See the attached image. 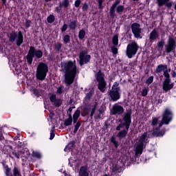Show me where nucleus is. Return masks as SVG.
Returning <instances> with one entry per match:
<instances>
[{"label": "nucleus", "mask_w": 176, "mask_h": 176, "mask_svg": "<svg viewBox=\"0 0 176 176\" xmlns=\"http://www.w3.org/2000/svg\"><path fill=\"white\" fill-rule=\"evenodd\" d=\"M171 120H173V112H171V111L168 109H165L162 115V120L160 124L159 118L157 117H153L151 121L150 122L153 131L149 129L148 133H144V134L141 135L138 142L136 144L135 155L140 156L142 155L144 146H145V145L149 142L148 138H151V137H163L164 134H166V130H160V127H162L163 124H169Z\"/></svg>", "instance_id": "nucleus-1"}, {"label": "nucleus", "mask_w": 176, "mask_h": 176, "mask_svg": "<svg viewBox=\"0 0 176 176\" xmlns=\"http://www.w3.org/2000/svg\"><path fill=\"white\" fill-rule=\"evenodd\" d=\"M62 69L65 72V83L67 86L72 85L76 74H78V67H76V60H69L62 64Z\"/></svg>", "instance_id": "nucleus-2"}, {"label": "nucleus", "mask_w": 176, "mask_h": 176, "mask_svg": "<svg viewBox=\"0 0 176 176\" xmlns=\"http://www.w3.org/2000/svg\"><path fill=\"white\" fill-rule=\"evenodd\" d=\"M124 126H125V129L122 131H120L118 134L117 137L118 138H124L126 135H127V131H129V129L130 128V123H131V111H126L124 118Z\"/></svg>", "instance_id": "nucleus-3"}, {"label": "nucleus", "mask_w": 176, "mask_h": 176, "mask_svg": "<svg viewBox=\"0 0 176 176\" xmlns=\"http://www.w3.org/2000/svg\"><path fill=\"white\" fill-rule=\"evenodd\" d=\"M42 56H43L42 51L36 50V49L32 46L30 47L28 55L26 56L28 64L31 65L32 61H34V57H36V58H42Z\"/></svg>", "instance_id": "nucleus-4"}, {"label": "nucleus", "mask_w": 176, "mask_h": 176, "mask_svg": "<svg viewBox=\"0 0 176 176\" xmlns=\"http://www.w3.org/2000/svg\"><path fill=\"white\" fill-rule=\"evenodd\" d=\"M8 41L12 43H13V42H16L17 46H21V45H23V42H24V36L21 32H19L17 33L13 31L9 34Z\"/></svg>", "instance_id": "nucleus-5"}, {"label": "nucleus", "mask_w": 176, "mask_h": 176, "mask_svg": "<svg viewBox=\"0 0 176 176\" xmlns=\"http://www.w3.org/2000/svg\"><path fill=\"white\" fill-rule=\"evenodd\" d=\"M47 72H49L47 65L41 63L37 67L36 76L38 80H45Z\"/></svg>", "instance_id": "nucleus-6"}, {"label": "nucleus", "mask_w": 176, "mask_h": 176, "mask_svg": "<svg viewBox=\"0 0 176 176\" xmlns=\"http://www.w3.org/2000/svg\"><path fill=\"white\" fill-rule=\"evenodd\" d=\"M104 76L105 75H104L100 70L96 74V80L98 82V88L101 93H104L107 88V82L105 81Z\"/></svg>", "instance_id": "nucleus-7"}, {"label": "nucleus", "mask_w": 176, "mask_h": 176, "mask_svg": "<svg viewBox=\"0 0 176 176\" xmlns=\"http://www.w3.org/2000/svg\"><path fill=\"white\" fill-rule=\"evenodd\" d=\"M109 96L112 101H118V100L120 98V87H119V82H114L111 90L109 91Z\"/></svg>", "instance_id": "nucleus-8"}, {"label": "nucleus", "mask_w": 176, "mask_h": 176, "mask_svg": "<svg viewBox=\"0 0 176 176\" xmlns=\"http://www.w3.org/2000/svg\"><path fill=\"white\" fill-rule=\"evenodd\" d=\"M138 44L135 42L130 43L126 47V56L129 58H133V56L138 52Z\"/></svg>", "instance_id": "nucleus-9"}, {"label": "nucleus", "mask_w": 176, "mask_h": 176, "mask_svg": "<svg viewBox=\"0 0 176 176\" xmlns=\"http://www.w3.org/2000/svg\"><path fill=\"white\" fill-rule=\"evenodd\" d=\"M176 48V38L174 36H169L167 41V44L165 45L166 53L174 52Z\"/></svg>", "instance_id": "nucleus-10"}, {"label": "nucleus", "mask_w": 176, "mask_h": 176, "mask_svg": "<svg viewBox=\"0 0 176 176\" xmlns=\"http://www.w3.org/2000/svg\"><path fill=\"white\" fill-rule=\"evenodd\" d=\"M132 32L137 39H142L141 36V25L139 23H135L131 25Z\"/></svg>", "instance_id": "nucleus-11"}, {"label": "nucleus", "mask_w": 176, "mask_h": 176, "mask_svg": "<svg viewBox=\"0 0 176 176\" xmlns=\"http://www.w3.org/2000/svg\"><path fill=\"white\" fill-rule=\"evenodd\" d=\"M80 58V65H83V64H87L91 58V56L87 55V53L85 52H81L79 55Z\"/></svg>", "instance_id": "nucleus-12"}, {"label": "nucleus", "mask_w": 176, "mask_h": 176, "mask_svg": "<svg viewBox=\"0 0 176 176\" xmlns=\"http://www.w3.org/2000/svg\"><path fill=\"white\" fill-rule=\"evenodd\" d=\"M111 112L113 115H122V113L124 112V109L120 104H115L113 106Z\"/></svg>", "instance_id": "nucleus-13"}, {"label": "nucleus", "mask_w": 176, "mask_h": 176, "mask_svg": "<svg viewBox=\"0 0 176 176\" xmlns=\"http://www.w3.org/2000/svg\"><path fill=\"white\" fill-rule=\"evenodd\" d=\"M174 87V83H171V80L165 79L162 84V89L164 91L167 93Z\"/></svg>", "instance_id": "nucleus-14"}, {"label": "nucleus", "mask_w": 176, "mask_h": 176, "mask_svg": "<svg viewBox=\"0 0 176 176\" xmlns=\"http://www.w3.org/2000/svg\"><path fill=\"white\" fill-rule=\"evenodd\" d=\"M159 38V32L156 31L155 29H153L150 33L149 39L151 41H155Z\"/></svg>", "instance_id": "nucleus-15"}, {"label": "nucleus", "mask_w": 176, "mask_h": 176, "mask_svg": "<svg viewBox=\"0 0 176 176\" xmlns=\"http://www.w3.org/2000/svg\"><path fill=\"white\" fill-rule=\"evenodd\" d=\"M69 30H76L78 28V21L70 20L69 22Z\"/></svg>", "instance_id": "nucleus-16"}, {"label": "nucleus", "mask_w": 176, "mask_h": 176, "mask_svg": "<svg viewBox=\"0 0 176 176\" xmlns=\"http://www.w3.org/2000/svg\"><path fill=\"white\" fill-rule=\"evenodd\" d=\"M79 175L80 176H89V173H87V168L86 166H82L80 168Z\"/></svg>", "instance_id": "nucleus-17"}, {"label": "nucleus", "mask_w": 176, "mask_h": 176, "mask_svg": "<svg viewBox=\"0 0 176 176\" xmlns=\"http://www.w3.org/2000/svg\"><path fill=\"white\" fill-rule=\"evenodd\" d=\"M69 6V0H63L62 2L59 3V8H67Z\"/></svg>", "instance_id": "nucleus-18"}, {"label": "nucleus", "mask_w": 176, "mask_h": 176, "mask_svg": "<svg viewBox=\"0 0 176 176\" xmlns=\"http://www.w3.org/2000/svg\"><path fill=\"white\" fill-rule=\"evenodd\" d=\"M167 69V65H159L156 69V72L157 74H160L162 71L164 72Z\"/></svg>", "instance_id": "nucleus-19"}, {"label": "nucleus", "mask_w": 176, "mask_h": 176, "mask_svg": "<svg viewBox=\"0 0 176 176\" xmlns=\"http://www.w3.org/2000/svg\"><path fill=\"white\" fill-rule=\"evenodd\" d=\"M80 116V111L79 110H76L73 115V122L74 123H76L78 122V119Z\"/></svg>", "instance_id": "nucleus-20"}, {"label": "nucleus", "mask_w": 176, "mask_h": 176, "mask_svg": "<svg viewBox=\"0 0 176 176\" xmlns=\"http://www.w3.org/2000/svg\"><path fill=\"white\" fill-rule=\"evenodd\" d=\"M112 43L114 46H118L119 45V35L116 34L113 38H112Z\"/></svg>", "instance_id": "nucleus-21"}, {"label": "nucleus", "mask_w": 176, "mask_h": 176, "mask_svg": "<svg viewBox=\"0 0 176 176\" xmlns=\"http://www.w3.org/2000/svg\"><path fill=\"white\" fill-rule=\"evenodd\" d=\"M111 170L113 173L118 174V173H120V171H122V168L119 167L118 165H113Z\"/></svg>", "instance_id": "nucleus-22"}, {"label": "nucleus", "mask_w": 176, "mask_h": 176, "mask_svg": "<svg viewBox=\"0 0 176 176\" xmlns=\"http://www.w3.org/2000/svg\"><path fill=\"white\" fill-rule=\"evenodd\" d=\"M85 36H86V31H85L84 30H80L78 32L79 39H84Z\"/></svg>", "instance_id": "nucleus-23"}, {"label": "nucleus", "mask_w": 176, "mask_h": 176, "mask_svg": "<svg viewBox=\"0 0 176 176\" xmlns=\"http://www.w3.org/2000/svg\"><path fill=\"white\" fill-rule=\"evenodd\" d=\"M124 10V6H118L116 8V12L119 14H121L122 13H123Z\"/></svg>", "instance_id": "nucleus-24"}, {"label": "nucleus", "mask_w": 176, "mask_h": 176, "mask_svg": "<svg viewBox=\"0 0 176 176\" xmlns=\"http://www.w3.org/2000/svg\"><path fill=\"white\" fill-rule=\"evenodd\" d=\"M74 145H75V144L74 143V142H69L65 147V152H67V151H69V149H72L74 148Z\"/></svg>", "instance_id": "nucleus-25"}, {"label": "nucleus", "mask_w": 176, "mask_h": 176, "mask_svg": "<svg viewBox=\"0 0 176 176\" xmlns=\"http://www.w3.org/2000/svg\"><path fill=\"white\" fill-rule=\"evenodd\" d=\"M170 0H157L158 6H163V5H166L167 2Z\"/></svg>", "instance_id": "nucleus-26"}, {"label": "nucleus", "mask_w": 176, "mask_h": 176, "mask_svg": "<svg viewBox=\"0 0 176 176\" xmlns=\"http://www.w3.org/2000/svg\"><path fill=\"white\" fill-rule=\"evenodd\" d=\"M33 157H36L37 159H41L42 157V154L38 151H33L32 152Z\"/></svg>", "instance_id": "nucleus-27"}, {"label": "nucleus", "mask_w": 176, "mask_h": 176, "mask_svg": "<svg viewBox=\"0 0 176 176\" xmlns=\"http://www.w3.org/2000/svg\"><path fill=\"white\" fill-rule=\"evenodd\" d=\"M76 124L74 126V134H76V133H78V130H79V128L80 127V122H76Z\"/></svg>", "instance_id": "nucleus-28"}, {"label": "nucleus", "mask_w": 176, "mask_h": 176, "mask_svg": "<svg viewBox=\"0 0 176 176\" xmlns=\"http://www.w3.org/2000/svg\"><path fill=\"white\" fill-rule=\"evenodd\" d=\"M12 171L13 176H20V171L19 170V168H17V167L14 166Z\"/></svg>", "instance_id": "nucleus-29"}, {"label": "nucleus", "mask_w": 176, "mask_h": 176, "mask_svg": "<svg viewBox=\"0 0 176 176\" xmlns=\"http://www.w3.org/2000/svg\"><path fill=\"white\" fill-rule=\"evenodd\" d=\"M93 94H94V90L91 89L86 96L85 98L87 100H90L91 97H93Z\"/></svg>", "instance_id": "nucleus-30"}, {"label": "nucleus", "mask_w": 176, "mask_h": 176, "mask_svg": "<svg viewBox=\"0 0 176 176\" xmlns=\"http://www.w3.org/2000/svg\"><path fill=\"white\" fill-rule=\"evenodd\" d=\"M65 126H71L72 124V119L67 118L65 120Z\"/></svg>", "instance_id": "nucleus-31"}, {"label": "nucleus", "mask_w": 176, "mask_h": 176, "mask_svg": "<svg viewBox=\"0 0 176 176\" xmlns=\"http://www.w3.org/2000/svg\"><path fill=\"white\" fill-rule=\"evenodd\" d=\"M54 20H55V18H54V15H52V14L50 15V16L47 18V21L48 23H54Z\"/></svg>", "instance_id": "nucleus-32"}, {"label": "nucleus", "mask_w": 176, "mask_h": 176, "mask_svg": "<svg viewBox=\"0 0 176 176\" xmlns=\"http://www.w3.org/2000/svg\"><path fill=\"white\" fill-rule=\"evenodd\" d=\"M69 41H70L69 35L67 34V35L64 36V37H63L64 43H69Z\"/></svg>", "instance_id": "nucleus-33"}, {"label": "nucleus", "mask_w": 176, "mask_h": 176, "mask_svg": "<svg viewBox=\"0 0 176 176\" xmlns=\"http://www.w3.org/2000/svg\"><path fill=\"white\" fill-rule=\"evenodd\" d=\"M111 142H112L115 145L116 148H118V141H116V138H115V136H112L111 138Z\"/></svg>", "instance_id": "nucleus-34"}, {"label": "nucleus", "mask_w": 176, "mask_h": 176, "mask_svg": "<svg viewBox=\"0 0 176 176\" xmlns=\"http://www.w3.org/2000/svg\"><path fill=\"white\" fill-rule=\"evenodd\" d=\"M55 134H54V126L52 127V129L50 131V140H53V138H54L55 137Z\"/></svg>", "instance_id": "nucleus-35"}, {"label": "nucleus", "mask_w": 176, "mask_h": 176, "mask_svg": "<svg viewBox=\"0 0 176 176\" xmlns=\"http://www.w3.org/2000/svg\"><path fill=\"white\" fill-rule=\"evenodd\" d=\"M164 76L166 78V79H168V80H170V74H168V69L164 70Z\"/></svg>", "instance_id": "nucleus-36"}, {"label": "nucleus", "mask_w": 176, "mask_h": 176, "mask_svg": "<svg viewBox=\"0 0 176 176\" xmlns=\"http://www.w3.org/2000/svg\"><path fill=\"white\" fill-rule=\"evenodd\" d=\"M12 170L9 167L6 168V176H13V175L10 173Z\"/></svg>", "instance_id": "nucleus-37"}, {"label": "nucleus", "mask_w": 176, "mask_h": 176, "mask_svg": "<svg viewBox=\"0 0 176 176\" xmlns=\"http://www.w3.org/2000/svg\"><path fill=\"white\" fill-rule=\"evenodd\" d=\"M54 104L55 107H60L62 104L61 100L60 99H56L54 102Z\"/></svg>", "instance_id": "nucleus-38"}, {"label": "nucleus", "mask_w": 176, "mask_h": 176, "mask_svg": "<svg viewBox=\"0 0 176 176\" xmlns=\"http://www.w3.org/2000/svg\"><path fill=\"white\" fill-rule=\"evenodd\" d=\"M153 82V76H150L146 81V85H149Z\"/></svg>", "instance_id": "nucleus-39"}, {"label": "nucleus", "mask_w": 176, "mask_h": 176, "mask_svg": "<svg viewBox=\"0 0 176 176\" xmlns=\"http://www.w3.org/2000/svg\"><path fill=\"white\" fill-rule=\"evenodd\" d=\"M109 13L111 17L115 16V8H113V7H111Z\"/></svg>", "instance_id": "nucleus-40"}, {"label": "nucleus", "mask_w": 176, "mask_h": 176, "mask_svg": "<svg viewBox=\"0 0 176 176\" xmlns=\"http://www.w3.org/2000/svg\"><path fill=\"white\" fill-rule=\"evenodd\" d=\"M50 100L51 102H54L57 100L56 95L54 94L51 95L50 97Z\"/></svg>", "instance_id": "nucleus-41"}, {"label": "nucleus", "mask_w": 176, "mask_h": 176, "mask_svg": "<svg viewBox=\"0 0 176 176\" xmlns=\"http://www.w3.org/2000/svg\"><path fill=\"white\" fill-rule=\"evenodd\" d=\"M120 3V0H116V1L114 2V3L112 5L111 8L116 9V7L118 6V5H119Z\"/></svg>", "instance_id": "nucleus-42"}, {"label": "nucleus", "mask_w": 176, "mask_h": 176, "mask_svg": "<svg viewBox=\"0 0 176 176\" xmlns=\"http://www.w3.org/2000/svg\"><path fill=\"white\" fill-rule=\"evenodd\" d=\"M142 97H146V96H148V89H142Z\"/></svg>", "instance_id": "nucleus-43"}, {"label": "nucleus", "mask_w": 176, "mask_h": 176, "mask_svg": "<svg viewBox=\"0 0 176 176\" xmlns=\"http://www.w3.org/2000/svg\"><path fill=\"white\" fill-rule=\"evenodd\" d=\"M67 28H68V25H67L66 23H64L63 27L61 28V32H65V31H67Z\"/></svg>", "instance_id": "nucleus-44"}, {"label": "nucleus", "mask_w": 176, "mask_h": 176, "mask_svg": "<svg viewBox=\"0 0 176 176\" xmlns=\"http://www.w3.org/2000/svg\"><path fill=\"white\" fill-rule=\"evenodd\" d=\"M96 108H97V106L95 104L94 108L91 109V114H90L91 118H93V116H94V115L96 112Z\"/></svg>", "instance_id": "nucleus-45"}, {"label": "nucleus", "mask_w": 176, "mask_h": 176, "mask_svg": "<svg viewBox=\"0 0 176 176\" xmlns=\"http://www.w3.org/2000/svg\"><path fill=\"white\" fill-rule=\"evenodd\" d=\"M111 52L113 54H118V48L115 46L111 47Z\"/></svg>", "instance_id": "nucleus-46"}, {"label": "nucleus", "mask_w": 176, "mask_h": 176, "mask_svg": "<svg viewBox=\"0 0 176 176\" xmlns=\"http://www.w3.org/2000/svg\"><path fill=\"white\" fill-rule=\"evenodd\" d=\"M158 47H163L164 46V41L162 40L157 43Z\"/></svg>", "instance_id": "nucleus-47"}, {"label": "nucleus", "mask_w": 176, "mask_h": 176, "mask_svg": "<svg viewBox=\"0 0 176 176\" xmlns=\"http://www.w3.org/2000/svg\"><path fill=\"white\" fill-rule=\"evenodd\" d=\"M80 3H81L80 0H76V1L74 2V6H75L76 8H79V6H80Z\"/></svg>", "instance_id": "nucleus-48"}, {"label": "nucleus", "mask_w": 176, "mask_h": 176, "mask_svg": "<svg viewBox=\"0 0 176 176\" xmlns=\"http://www.w3.org/2000/svg\"><path fill=\"white\" fill-rule=\"evenodd\" d=\"M89 9V5H87V3H84L82 6V10L83 11H87V10Z\"/></svg>", "instance_id": "nucleus-49"}, {"label": "nucleus", "mask_w": 176, "mask_h": 176, "mask_svg": "<svg viewBox=\"0 0 176 176\" xmlns=\"http://www.w3.org/2000/svg\"><path fill=\"white\" fill-rule=\"evenodd\" d=\"M33 93L35 96H37V97H39V96H41L38 89H34Z\"/></svg>", "instance_id": "nucleus-50"}, {"label": "nucleus", "mask_w": 176, "mask_h": 176, "mask_svg": "<svg viewBox=\"0 0 176 176\" xmlns=\"http://www.w3.org/2000/svg\"><path fill=\"white\" fill-rule=\"evenodd\" d=\"M57 93H58V94H61V93H63V87H59L57 89Z\"/></svg>", "instance_id": "nucleus-51"}, {"label": "nucleus", "mask_w": 176, "mask_h": 176, "mask_svg": "<svg viewBox=\"0 0 176 176\" xmlns=\"http://www.w3.org/2000/svg\"><path fill=\"white\" fill-rule=\"evenodd\" d=\"M12 155H13L14 156H15V157H16V159H20V154H19L18 153H14V152H13V153H12Z\"/></svg>", "instance_id": "nucleus-52"}, {"label": "nucleus", "mask_w": 176, "mask_h": 176, "mask_svg": "<svg viewBox=\"0 0 176 176\" xmlns=\"http://www.w3.org/2000/svg\"><path fill=\"white\" fill-rule=\"evenodd\" d=\"M166 5V6L167 7V8H170L171 6H173V3L172 2H166V3L165 4Z\"/></svg>", "instance_id": "nucleus-53"}, {"label": "nucleus", "mask_w": 176, "mask_h": 176, "mask_svg": "<svg viewBox=\"0 0 176 176\" xmlns=\"http://www.w3.org/2000/svg\"><path fill=\"white\" fill-rule=\"evenodd\" d=\"M31 22L29 20H26L25 21V25L28 28L31 25Z\"/></svg>", "instance_id": "nucleus-54"}, {"label": "nucleus", "mask_w": 176, "mask_h": 176, "mask_svg": "<svg viewBox=\"0 0 176 176\" xmlns=\"http://www.w3.org/2000/svg\"><path fill=\"white\" fill-rule=\"evenodd\" d=\"M3 140V135L2 133V128H0V140Z\"/></svg>", "instance_id": "nucleus-55"}, {"label": "nucleus", "mask_w": 176, "mask_h": 176, "mask_svg": "<svg viewBox=\"0 0 176 176\" xmlns=\"http://www.w3.org/2000/svg\"><path fill=\"white\" fill-rule=\"evenodd\" d=\"M123 126H124V123L120 124V125H118V126L116 127V130H118V131L120 130V128H121V127H123Z\"/></svg>", "instance_id": "nucleus-56"}, {"label": "nucleus", "mask_w": 176, "mask_h": 176, "mask_svg": "<svg viewBox=\"0 0 176 176\" xmlns=\"http://www.w3.org/2000/svg\"><path fill=\"white\" fill-rule=\"evenodd\" d=\"M102 113V110L99 109V114L98 116V119H101V114Z\"/></svg>", "instance_id": "nucleus-57"}, {"label": "nucleus", "mask_w": 176, "mask_h": 176, "mask_svg": "<svg viewBox=\"0 0 176 176\" xmlns=\"http://www.w3.org/2000/svg\"><path fill=\"white\" fill-rule=\"evenodd\" d=\"M55 10L57 13H60V12H61V9H60V7H56Z\"/></svg>", "instance_id": "nucleus-58"}, {"label": "nucleus", "mask_w": 176, "mask_h": 176, "mask_svg": "<svg viewBox=\"0 0 176 176\" xmlns=\"http://www.w3.org/2000/svg\"><path fill=\"white\" fill-rule=\"evenodd\" d=\"M99 9H102V3H98Z\"/></svg>", "instance_id": "nucleus-59"}, {"label": "nucleus", "mask_w": 176, "mask_h": 176, "mask_svg": "<svg viewBox=\"0 0 176 176\" xmlns=\"http://www.w3.org/2000/svg\"><path fill=\"white\" fill-rule=\"evenodd\" d=\"M172 76H173V78H175V76H176V72H173Z\"/></svg>", "instance_id": "nucleus-60"}, {"label": "nucleus", "mask_w": 176, "mask_h": 176, "mask_svg": "<svg viewBox=\"0 0 176 176\" xmlns=\"http://www.w3.org/2000/svg\"><path fill=\"white\" fill-rule=\"evenodd\" d=\"M53 116H54V113H50V118H52Z\"/></svg>", "instance_id": "nucleus-61"}, {"label": "nucleus", "mask_w": 176, "mask_h": 176, "mask_svg": "<svg viewBox=\"0 0 176 176\" xmlns=\"http://www.w3.org/2000/svg\"><path fill=\"white\" fill-rule=\"evenodd\" d=\"M15 70L18 72V74H20V72H21V70H19V68H15Z\"/></svg>", "instance_id": "nucleus-62"}, {"label": "nucleus", "mask_w": 176, "mask_h": 176, "mask_svg": "<svg viewBox=\"0 0 176 176\" xmlns=\"http://www.w3.org/2000/svg\"><path fill=\"white\" fill-rule=\"evenodd\" d=\"M3 5H6V0H1Z\"/></svg>", "instance_id": "nucleus-63"}, {"label": "nucleus", "mask_w": 176, "mask_h": 176, "mask_svg": "<svg viewBox=\"0 0 176 176\" xmlns=\"http://www.w3.org/2000/svg\"><path fill=\"white\" fill-rule=\"evenodd\" d=\"M98 3H102L104 0H97Z\"/></svg>", "instance_id": "nucleus-64"}]
</instances>
